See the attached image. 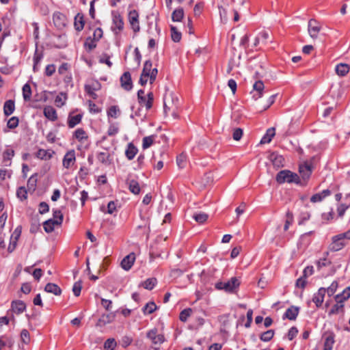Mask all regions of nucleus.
I'll return each mask as SVG.
<instances>
[{
  "mask_svg": "<svg viewBox=\"0 0 350 350\" xmlns=\"http://www.w3.org/2000/svg\"><path fill=\"white\" fill-rule=\"evenodd\" d=\"M14 150L13 149L8 148L3 152V163L5 166H10L12 164L11 160L14 156Z\"/></svg>",
  "mask_w": 350,
  "mask_h": 350,
  "instance_id": "nucleus-28",
  "label": "nucleus"
},
{
  "mask_svg": "<svg viewBox=\"0 0 350 350\" xmlns=\"http://www.w3.org/2000/svg\"><path fill=\"white\" fill-rule=\"evenodd\" d=\"M286 219L285 224H284V231L288 230L290 225L293 221V215L292 212H291L290 211H288L286 212Z\"/></svg>",
  "mask_w": 350,
  "mask_h": 350,
  "instance_id": "nucleus-56",
  "label": "nucleus"
},
{
  "mask_svg": "<svg viewBox=\"0 0 350 350\" xmlns=\"http://www.w3.org/2000/svg\"><path fill=\"white\" fill-rule=\"evenodd\" d=\"M184 17V10L182 8L174 10L172 14V20L174 22H180Z\"/></svg>",
  "mask_w": 350,
  "mask_h": 350,
  "instance_id": "nucleus-41",
  "label": "nucleus"
},
{
  "mask_svg": "<svg viewBox=\"0 0 350 350\" xmlns=\"http://www.w3.org/2000/svg\"><path fill=\"white\" fill-rule=\"evenodd\" d=\"M120 83L122 87L130 86L132 88V79L129 72H125L120 77Z\"/></svg>",
  "mask_w": 350,
  "mask_h": 350,
  "instance_id": "nucleus-40",
  "label": "nucleus"
},
{
  "mask_svg": "<svg viewBox=\"0 0 350 350\" xmlns=\"http://www.w3.org/2000/svg\"><path fill=\"white\" fill-rule=\"evenodd\" d=\"M192 312V309L190 308H185L179 314V319L182 322H186L188 319V317L191 315Z\"/></svg>",
  "mask_w": 350,
  "mask_h": 350,
  "instance_id": "nucleus-50",
  "label": "nucleus"
},
{
  "mask_svg": "<svg viewBox=\"0 0 350 350\" xmlns=\"http://www.w3.org/2000/svg\"><path fill=\"white\" fill-rule=\"evenodd\" d=\"M15 110V103L13 100H8L3 105V113L5 116H9L14 113Z\"/></svg>",
  "mask_w": 350,
  "mask_h": 350,
  "instance_id": "nucleus-29",
  "label": "nucleus"
},
{
  "mask_svg": "<svg viewBox=\"0 0 350 350\" xmlns=\"http://www.w3.org/2000/svg\"><path fill=\"white\" fill-rule=\"evenodd\" d=\"M41 90L40 92H38V89H33L34 93L32 97V101L37 102H45L48 100V94H51L46 90L43 89H40Z\"/></svg>",
  "mask_w": 350,
  "mask_h": 350,
  "instance_id": "nucleus-13",
  "label": "nucleus"
},
{
  "mask_svg": "<svg viewBox=\"0 0 350 350\" xmlns=\"http://www.w3.org/2000/svg\"><path fill=\"white\" fill-rule=\"evenodd\" d=\"M84 25H85V21L83 19V14L78 13L76 15V16L75 17L74 25H75V29L78 31H81L84 27Z\"/></svg>",
  "mask_w": 350,
  "mask_h": 350,
  "instance_id": "nucleus-37",
  "label": "nucleus"
},
{
  "mask_svg": "<svg viewBox=\"0 0 350 350\" xmlns=\"http://www.w3.org/2000/svg\"><path fill=\"white\" fill-rule=\"evenodd\" d=\"M13 345L14 340L11 337L7 335H2L0 336V350L3 349L5 347L12 348Z\"/></svg>",
  "mask_w": 350,
  "mask_h": 350,
  "instance_id": "nucleus-33",
  "label": "nucleus"
},
{
  "mask_svg": "<svg viewBox=\"0 0 350 350\" xmlns=\"http://www.w3.org/2000/svg\"><path fill=\"white\" fill-rule=\"evenodd\" d=\"M96 42H97L96 40H94L93 38H92V37L90 36L86 38L84 42V47L88 51H91L96 47Z\"/></svg>",
  "mask_w": 350,
  "mask_h": 350,
  "instance_id": "nucleus-47",
  "label": "nucleus"
},
{
  "mask_svg": "<svg viewBox=\"0 0 350 350\" xmlns=\"http://www.w3.org/2000/svg\"><path fill=\"white\" fill-rule=\"evenodd\" d=\"M137 152L138 149L133 144V143H129L125 150V156L127 158V159L129 161L133 160L137 154Z\"/></svg>",
  "mask_w": 350,
  "mask_h": 350,
  "instance_id": "nucleus-20",
  "label": "nucleus"
},
{
  "mask_svg": "<svg viewBox=\"0 0 350 350\" xmlns=\"http://www.w3.org/2000/svg\"><path fill=\"white\" fill-rule=\"evenodd\" d=\"M274 334L273 329H269L260 334V339L263 342H269L273 338Z\"/></svg>",
  "mask_w": 350,
  "mask_h": 350,
  "instance_id": "nucleus-48",
  "label": "nucleus"
},
{
  "mask_svg": "<svg viewBox=\"0 0 350 350\" xmlns=\"http://www.w3.org/2000/svg\"><path fill=\"white\" fill-rule=\"evenodd\" d=\"M129 21L134 32L137 33L139 31L140 27L139 23V14L135 10H133L129 12Z\"/></svg>",
  "mask_w": 350,
  "mask_h": 350,
  "instance_id": "nucleus-8",
  "label": "nucleus"
},
{
  "mask_svg": "<svg viewBox=\"0 0 350 350\" xmlns=\"http://www.w3.org/2000/svg\"><path fill=\"white\" fill-rule=\"evenodd\" d=\"M313 232V231H310L303 234L299 238V244L304 247L309 245L312 241L310 236Z\"/></svg>",
  "mask_w": 350,
  "mask_h": 350,
  "instance_id": "nucleus-38",
  "label": "nucleus"
},
{
  "mask_svg": "<svg viewBox=\"0 0 350 350\" xmlns=\"http://www.w3.org/2000/svg\"><path fill=\"white\" fill-rule=\"evenodd\" d=\"M44 291L47 293H53L55 295H60L62 294L60 287L54 283H47L44 287Z\"/></svg>",
  "mask_w": 350,
  "mask_h": 350,
  "instance_id": "nucleus-30",
  "label": "nucleus"
},
{
  "mask_svg": "<svg viewBox=\"0 0 350 350\" xmlns=\"http://www.w3.org/2000/svg\"><path fill=\"white\" fill-rule=\"evenodd\" d=\"M275 180L278 183L283 184L284 183H295L297 185H302V183L297 174L291 172L288 170H284L280 171L276 176Z\"/></svg>",
  "mask_w": 350,
  "mask_h": 350,
  "instance_id": "nucleus-2",
  "label": "nucleus"
},
{
  "mask_svg": "<svg viewBox=\"0 0 350 350\" xmlns=\"http://www.w3.org/2000/svg\"><path fill=\"white\" fill-rule=\"evenodd\" d=\"M23 96L25 101H32V97L34 93L33 89H22Z\"/></svg>",
  "mask_w": 350,
  "mask_h": 350,
  "instance_id": "nucleus-58",
  "label": "nucleus"
},
{
  "mask_svg": "<svg viewBox=\"0 0 350 350\" xmlns=\"http://www.w3.org/2000/svg\"><path fill=\"white\" fill-rule=\"evenodd\" d=\"M67 100V94L64 92H61L56 96L55 98V104L57 107H62Z\"/></svg>",
  "mask_w": 350,
  "mask_h": 350,
  "instance_id": "nucleus-44",
  "label": "nucleus"
},
{
  "mask_svg": "<svg viewBox=\"0 0 350 350\" xmlns=\"http://www.w3.org/2000/svg\"><path fill=\"white\" fill-rule=\"evenodd\" d=\"M323 350H332L335 342V334L333 332H327L324 336Z\"/></svg>",
  "mask_w": 350,
  "mask_h": 350,
  "instance_id": "nucleus-12",
  "label": "nucleus"
},
{
  "mask_svg": "<svg viewBox=\"0 0 350 350\" xmlns=\"http://www.w3.org/2000/svg\"><path fill=\"white\" fill-rule=\"evenodd\" d=\"M21 339L23 343L27 345L30 342V334L27 329H23L21 332Z\"/></svg>",
  "mask_w": 350,
  "mask_h": 350,
  "instance_id": "nucleus-55",
  "label": "nucleus"
},
{
  "mask_svg": "<svg viewBox=\"0 0 350 350\" xmlns=\"http://www.w3.org/2000/svg\"><path fill=\"white\" fill-rule=\"evenodd\" d=\"M344 305L342 303H338L334 304L331 310L329 311L328 314L331 316L332 314H338L340 310H342Z\"/></svg>",
  "mask_w": 350,
  "mask_h": 350,
  "instance_id": "nucleus-59",
  "label": "nucleus"
},
{
  "mask_svg": "<svg viewBox=\"0 0 350 350\" xmlns=\"http://www.w3.org/2000/svg\"><path fill=\"white\" fill-rule=\"evenodd\" d=\"M54 154L55 152L52 150H44L42 148H40L37 151L36 156L37 158L46 161L51 159Z\"/></svg>",
  "mask_w": 350,
  "mask_h": 350,
  "instance_id": "nucleus-23",
  "label": "nucleus"
},
{
  "mask_svg": "<svg viewBox=\"0 0 350 350\" xmlns=\"http://www.w3.org/2000/svg\"><path fill=\"white\" fill-rule=\"evenodd\" d=\"M58 221L53 219H49L43 223V228L46 232L50 233L54 230L55 225H61Z\"/></svg>",
  "mask_w": 350,
  "mask_h": 350,
  "instance_id": "nucleus-34",
  "label": "nucleus"
},
{
  "mask_svg": "<svg viewBox=\"0 0 350 350\" xmlns=\"http://www.w3.org/2000/svg\"><path fill=\"white\" fill-rule=\"evenodd\" d=\"M146 336L154 345H161L165 341V338L163 334H157V329L156 328L149 330Z\"/></svg>",
  "mask_w": 350,
  "mask_h": 350,
  "instance_id": "nucleus-9",
  "label": "nucleus"
},
{
  "mask_svg": "<svg viewBox=\"0 0 350 350\" xmlns=\"http://www.w3.org/2000/svg\"><path fill=\"white\" fill-rule=\"evenodd\" d=\"M137 99L140 107H145L146 111L152 107L154 95L152 92H146L144 89H139L137 92Z\"/></svg>",
  "mask_w": 350,
  "mask_h": 350,
  "instance_id": "nucleus-3",
  "label": "nucleus"
},
{
  "mask_svg": "<svg viewBox=\"0 0 350 350\" xmlns=\"http://www.w3.org/2000/svg\"><path fill=\"white\" fill-rule=\"evenodd\" d=\"M72 137L81 143H83L88 139V135L83 128L76 129L73 133Z\"/></svg>",
  "mask_w": 350,
  "mask_h": 350,
  "instance_id": "nucleus-21",
  "label": "nucleus"
},
{
  "mask_svg": "<svg viewBox=\"0 0 350 350\" xmlns=\"http://www.w3.org/2000/svg\"><path fill=\"white\" fill-rule=\"evenodd\" d=\"M113 24L114 25V27H113V31H116V29L118 30V32L121 31L124 28V22L122 16L120 14H115L113 16Z\"/></svg>",
  "mask_w": 350,
  "mask_h": 350,
  "instance_id": "nucleus-32",
  "label": "nucleus"
},
{
  "mask_svg": "<svg viewBox=\"0 0 350 350\" xmlns=\"http://www.w3.org/2000/svg\"><path fill=\"white\" fill-rule=\"evenodd\" d=\"M157 284V280L155 278H150L146 279L142 284L143 287L145 289L151 291Z\"/></svg>",
  "mask_w": 350,
  "mask_h": 350,
  "instance_id": "nucleus-43",
  "label": "nucleus"
},
{
  "mask_svg": "<svg viewBox=\"0 0 350 350\" xmlns=\"http://www.w3.org/2000/svg\"><path fill=\"white\" fill-rule=\"evenodd\" d=\"M306 284H307V278L302 275L296 280L295 286L297 288H300L304 289L306 287Z\"/></svg>",
  "mask_w": 350,
  "mask_h": 350,
  "instance_id": "nucleus-63",
  "label": "nucleus"
},
{
  "mask_svg": "<svg viewBox=\"0 0 350 350\" xmlns=\"http://www.w3.org/2000/svg\"><path fill=\"white\" fill-rule=\"evenodd\" d=\"M240 284V280L237 277H232L228 282H225L224 291L232 293L239 289Z\"/></svg>",
  "mask_w": 350,
  "mask_h": 350,
  "instance_id": "nucleus-7",
  "label": "nucleus"
},
{
  "mask_svg": "<svg viewBox=\"0 0 350 350\" xmlns=\"http://www.w3.org/2000/svg\"><path fill=\"white\" fill-rule=\"evenodd\" d=\"M193 219L200 224L204 223L208 219V215L204 213H196L193 215Z\"/></svg>",
  "mask_w": 350,
  "mask_h": 350,
  "instance_id": "nucleus-54",
  "label": "nucleus"
},
{
  "mask_svg": "<svg viewBox=\"0 0 350 350\" xmlns=\"http://www.w3.org/2000/svg\"><path fill=\"white\" fill-rule=\"evenodd\" d=\"M53 21L55 26L62 29L66 25L67 18L65 14L60 12H55L53 15Z\"/></svg>",
  "mask_w": 350,
  "mask_h": 350,
  "instance_id": "nucleus-10",
  "label": "nucleus"
},
{
  "mask_svg": "<svg viewBox=\"0 0 350 350\" xmlns=\"http://www.w3.org/2000/svg\"><path fill=\"white\" fill-rule=\"evenodd\" d=\"M275 134V129L273 127L268 129L266 133L262 137L260 144H264L270 143Z\"/></svg>",
  "mask_w": 350,
  "mask_h": 350,
  "instance_id": "nucleus-35",
  "label": "nucleus"
},
{
  "mask_svg": "<svg viewBox=\"0 0 350 350\" xmlns=\"http://www.w3.org/2000/svg\"><path fill=\"white\" fill-rule=\"evenodd\" d=\"M11 306L13 312L18 314L23 312L26 309L25 304L21 300L12 301Z\"/></svg>",
  "mask_w": 350,
  "mask_h": 350,
  "instance_id": "nucleus-26",
  "label": "nucleus"
},
{
  "mask_svg": "<svg viewBox=\"0 0 350 350\" xmlns=\"http://www.w3.org/2000/svg\"><path fill=\"white\" fill-rule=\"evenodd\" d=\"M82 288V282L81 281H78L74 283L72 286V292L75 296L79 297L81 294V291Z\"/></svg>",
  "mask_w": 350,
  "mask_h": 350,
  "instance_id": "nucleus-61",
  "label": "nucleus"
},
{
  "mask_svg": "<svg viewBox=\"0 0 350 350\" xmlns=\"http://www.w3.org/2000/svg\"><path fill=\"white\" fill-rule=\"evenodd\" d=\"M313 170V165L311 163L308 161L304 162L303 164L299 166V172L300 176L304 182L302 185H306L307 182L310 179Z\"/></svg>",
  "mask_w": 350,
  "mask_h": 350,
  "instance_id": "nucleus-4",
  "label": "nucleus"
},
{
  "mask_svg": "<svg viewBox=\"0 0 350 350\" xmlns=\"http://www.w3.org/2000/svg\"><path fill=\"white\" fill-rule=\"evenodd\" d=\"M180 105V94L176 91H172L170 89H166L165 94L163 96V110L166 114L167 110L171 108H178Z\"/></svg>",
  "mask_w": 350,
  "mask_h": 350,
  "instance_id": "nucleus-1",
  "label": "nucleus"
},
{
  "mask_svg": "<svg viewBox=\"0 0 350 350\" xmlns=\"http://www.w3.org/2000/svg\"><path fill=\"white\" fill-rule=\"evenodd\" d=\"M37 174L31 175L27 180V187L29 190L34 191L37 185Z\"/></svg>",
  "mask_w": 350,
  "mask_h": 350,
  "instance_id": "nucleus-49",
  "label": "nucleus"
},
{
  "mask_svg": "<svg viewBox=\"0 0 350 350\" xmlns=\"http://www.w3.org/2000/svg\"><path fill=\"white\" fill-rule=\"evenodd\" d=\"M83 116V113L74 115V111L70 112L67 119L68 126L70 129L74 128L75 126L81 123Z\"/></svg>",
  "mask_w": 350,
  "mask_h": 350,
  "instance_id": "nucleus-11",
  "label": "nucleus"
},
{
  "mask_svg": "<svg viewBox=\"0 0 350 350\" xmlns=\"http://www.w3.org/2000/svg\"><path fill=\"white\" fill-rule=\"evenodd\" d=\"M154 142V136L150 135L143 138L142 140V148L143 149H147L152 146Z\"/></svg>",
  "mask_w": 350,
  "mask_h": 350,
  "instance_id": "nucleus-53",
  "label": "nucleus"
},
{
  "mask_svg": "<svg viewBox=\"0 0 350 350\" xmlns=\"http://www.w3.org/2000/svg\"><path fill=\"white\" fill-rule=\"evenodd\" d=\"M44 116L51 121H55L57 120V111L52 106H46L43 110Z\"/></svg>",
  "mask_w": 350,
  "mask_h": 350,
  "instance_id": "nucleus-19",
  "label": "nucleus"
},
{
  "mask_svg": "<svg viewBox=\"0 0 350 350\" xmlns=\"http://www.w3.org/2000/svg\"><path fill=\"white\" fill-rule=\"evenodd\" d=\"M16 196L21 200H25L27 198V191L25 187H20L16 190Z\"/></svg>",
  "mask_w": 350,
  "mask_h": 350,
  "instance_id": "nucleus-52",
  "label": "nucleus"
},
{
  "mask_svg": "<svg viewBox=\"0 0 350 350\" xmlns=\"http://www.w3.org/2000/svg\"><path fill=\"white\" fill-rule=\"evenodd\" d=\"M299 312V308L292 306L287 308L284 314H283L282 319H288L291 321H294L297 319Z\"/></svg>",
  "mask_w": 350,
  "mask_h": 350,
  "instance_id": "nucleus-17",
  "label": "nucleus"
},
{
  "mask_svg": "<svg viewBox=\"0 0 350 350\" xmlns=\"http://www.w3.org/2000/svg\"><path fill=\"white\" fill-rule=\"evenodd\" d=\"M170 31L172 40L175 42H178L182 38L181 33L174 26H171Z\"/></svg>",
  "mask_w": 350,
  "mask_h": 350,
  "instance_id": "nucleus-45",
  "label": "nucleus"
},
{
  "mask_svg": "<svg viewBox=\"0 0 350 350\" xmlns=\"http://www.w3.org/2000/svg\"><path fill=\"white\" fill-rule=\"evenodd\" d=\"M96 158L99 162L105 165H109L112 163V158L109 153L107 152H99L96 154Z\"/></svg>",
  "mask_w": 350,
  "mask_h": 350,
  "instance_id": "nucleus-22",
  "label": "nucleus"
},
{
  "mask_svg": "<svg viewBox=\"0 0 350 350\" xmlns=\"http://www.w3.org/2000/svg\"><path fill=\"white\" fill-rule=\"evenodd\" d=\"M326 293V288L321 287L317 293H314L312 297V301L315 304L317 308H320L324 300V297Z\"/></svg>",
  "mask_w": 350,
  "mask_h": 350,
  "instance_id": "nucleus-16",
  "label": "nucleus"
},
{
  "mask_svg": "<svg viewBox=\"0 0 350 350\" xmlns=\"http://www.w3.org/2000/svg\"><path fill=\"white\" fill-rule=\"evenodd\" d=\"M350 70V66L347 64L340 63L336 66L335 71L338 76H345Z\"/></svg>",
  "mask_w": 350,
  "mask_h": 350,
  "instance_id": "nucleus-31",
  "label": "nucleus"
},
{
  "mask_svg": "<svg viewBox=\"0 0 350 350\" xmlns=\"http://www.w3.org/2000/svg\"><path fill=\"white\" fill-rule=\"evenodd\" d=\"M270 160L275 167L279 168L284 166V159L282 155L273 152L270 154Z\"/></svg>",
  "mask_w": 350,
  "mask_h": 350,
  "instance_id": "nucleus-27",
  "label": "nucleus"
},
{
  "mask_svg": "<svg viewBox=\"0 0 350 350\" xmlns=\"http://www.w3.org/2000/svg\"><path fill=\"white\" fill-rule=\"evenodd\" d=\"M337 288L338 282L336 281L332 282L331 285L327 288H326V292L327 293L328 296H332L336 293Z\"/></svg>",
  "mask_w": 350,
  "mask_h": 350,
  "instance_id": "nucleus-64",
  "label": "nucleus"
},
{
  "mask_svg": "<svg viewBox=\"0 0 350 350\" xmlns=\"http://www.w3.org/2000/svg\"><path fill=\"white\" fill-rule=\"evenodd\" d=\"M135 260V254L131 252L126 256L121 261V267L125 271H129L131 269Z\"/></svg>",
  "mask_w": 350,
  "mask_h": 350,
  "instance_id": "nucleus-14",
  "label": "nucleus"
},
{
  "mask_svg": "<svg viewBox=\"0 0 350 350\" xmlns=\"http://www.w3.org/2000/svg\"><path fill=\"white\" fill-rule=\"evenodd\" d=\"M119 113V109L117 106H111L107 110V116L108 117H111L113 118H117Z\"/></svg>",
  "mask_w": 350,
  "mask_h": 350,
  "instance_id": "nucleus-62",
  "label": "nucleus"
},
{
  "mask_svg": "<svg viewBox=\"0 0 350 350\" xmlns=\"http://www.w3.org/2000/svg\"><path fill=\"white\" fill-rule=\"evenodd\" d=\"M346 245L344 239L340 234L332 237V241L329 245V250L332 252H338Z\"/></svg>",
  "mask_w": 350,
  "mask_h": 350,
  "instance_id": "nucleus-5",
  "label": "nucleus"
},
{
  "mask_svg": "<svg viewBox=\"0 0 350 350\" xmlns=\"http://www.w3.org/2000/svg\"><path fill=\"white\" fill-rule=\"evenodd\" d=\"M117 342L114 338H108L104 343L105 350H115Z\"/></svg>",
  "mask_w": 350,
  "mask_h": 350,
  "instance_id": "nucleus-51",
  "label": "nucleus"
},
{
  "mask_svg": "<svg viewBox=\"0 0 350 350\" xmlns=\"http://www.w3.org/2000/svg\"><path fill=\"white\" fill-rule=\"evenodd\" d=\"M350 297V286L347 287L343 291L336 295L335 300L338 303H342Z\"/></svg>",
  "mask_w": 350,
  "mask_h": 350,
  "instance_id": "nucleus-36",
  "label": "nucleus"
},
{
  "mask_svg": "<svg viewBox=\"0 0 350 350\" xmlns=\"http://www.w3.org/2000/svg\"><path fill=\"white\" fill-rule=\"evenodd\" d=\"M19 119L16 116L10 118L7 123V126L10 129H14L18 126Z\"/></svg>",
  "mask_w": 350,
  "mask_h": 350,
  "instance_id": "nucleus-57",
  "label": "nucleus"
},
{
  "mask_svg": "<svg viewBox=\"0 0 350 350\" xmlns=\"http://www.w3.org/2000/svg\"><path fill=\"white\" fill-rule=\"evenodd\" d=\"M115 318V314L113 313L104 314L98 319V323L102 325H106L111 323Z\"/></svg>",
  "mask_w": 350,
  "mask_h": 350,
  "instance_id": "nucleus-42",
  "label": "nucleus"
},
{
  "mask_svg": "<svg viewBox=\"0 0 350 350\" xmlns=\"http://www.w3.org/2000/svg\"><path fill=\"white\" fill-rule=\"evenodd\" d=\"M262 73L257 71L256 72V75L254 77L255 81L252 85V88H264L265 87V83L262 81Z\"/></svg>",
  "mask_w": 350,
  "mask_h": 350,
  "instance_id": "nucleus-46",
  "label": "nucleus"
},
{
  "mask_svg": "<svg viewBox=\"0 0 350 350\" xmlns=\"http://www.w3.org/2000/svg\"><path fill=\"white\" fill-rule=\"evenodd\" d=\"M331 191L328 189L323 190L321 192L312 195L310 198V202L312 203L320 202L326 197L330 196Z\"/></svg>",
  "mask_w": 350,
  "mask_h": 350,
  "instance_id": "nucleus-18",
  "label": "nucleus"
},
{
  "mask_svg": "<svg viewBox=\"0 0 350 350\" xmlns=\"http://www.w3.org/2000/svg\"><path fill=\"white\" fill-rule=\"evenodd\" d=\"M126 183L129 186V191L132 193H133L135 195H137L140 193L141 188H140L139 184L137 182V180H134V179L127 178Z\"/></svg>",
  "mask_w": 350,
  "mask_h": 350,
  "instance_id": "nucleus-24",
  "label": "nucleus"
},
{
  "mask_svg": "<svg viewBox=\"0 0 350 350\" xmlns=\"http://www.w3.org/2000/svg\"><path fill=\"white\" fill-rule=\"evenodd\" d=\"M157 306L154 301L147 303L142 309L144 315L150 314L157 310Z\"/></svg>",
  "mask_w": 350,
  "mask_h": 350,
  "instance_id": "nucleus-39",
  "label": "nucleus"
},
{
  "mask_svg": "<svg viewBox=\"0 0 350 350\" xmlns=\"http://www.w3.org/2000/svg\"><path fill=\"white\" fill-rule=\"evenodd\" d=\"M43 58V52H39L38 48L36 47L35 53L33 54V70L34 72H36L39 70L40 68V64L41 62V60Z\"/></svg>",
  "mask_w": 350,
  "mask_h": 350,
  "instance_id": "nucleus-25",
  "label": "nucleus"
},
{
  "mask_svg": "<svg viewBox=\"0 0 350 350\" xmlns=\"http://www.w3.org/2000/svg\"><path fill=\"white\" fill-rule=\"evenodd\" d=\"M53 216L54 219L58 221L59 224H62L64 215L62 211L59 209H53Z\"/></svg>",
  "mask_w": 350,
  "mask_h": 350,
  "instance_id": "nucleus-60",
  "label": "nucleus"
},
{
  "mask_svg": "<svg viewBox=\"0 0 350 350\" xmlns=\"http://www.w3.org/2000/svg\"><path fill=\"white\" fill-rule=\"evenodd\" d=\"M75 160L76 157L75 150H70L66 153L63 158V166L66 169H69L74 164Z\"/></svg>",
  "mask_w": 350,
  "mask_h": 350,
  "instance_id": "nucleus-15",
  "label": "nucleus"
},
{
  "mask_svg": "<svg viewBox=\"0 0 350 350\" xmlns=\"http://www.w3.org/2000/svg\"><path fill=\"white\" fill-rule=\"evenodd\" d=\"M321 29V26L318 21L314 19H310L308 21V31L310 36L316 39L318 37V34Z\"/></svg>",
  "mask_w": 350,
  "mask_h": 350,
  "instance_id": "nucleus-6",
  "label": "nucleus"
}]
</instances>
